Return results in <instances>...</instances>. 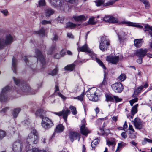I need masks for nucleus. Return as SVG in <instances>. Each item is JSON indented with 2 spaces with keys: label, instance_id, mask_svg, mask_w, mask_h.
Listing matches in <instances>:
<instances>
[{
  "label": "nucleus",
  "instance_id": "61",
  "mask_svg": "<svg viewBox=\"0 0 152 152\" xmlns=\"http://www.w3.org/2000/svg\"><path fill=\"white\" fill-rule=\"evenodd\" d=\"M67 37L70 38H73V36L71 33H68L67 34Z\"/></svg>",
  "mask_w": 152,
  "mask_h": 152
},
{
  "label": "nucleus",
  "instance_id": "46",
  "mask_svg": "<svg viewBox=\"0 0 152 152\" xmlns=\"http://www.w3.org/2000/svg\"><path fill=\"white\" fill-rule=\"evenodd\" d=\"M6 136V132L5 131L0 130V140H1Z\"/></svg>",
  "mask_w": 152,
  "mask_h": 152
},
{
  "label": "nucleus",
  "instance_id": "14",
  "mask_svg": "<svg viewBox=\"0 0 152 152\" xmlns=\"http://www.w3.org/2000/svg\"><path fill=\"white\" fill-rule=\"evenodd\" d=\"M112 89L115 92H121L123 89L122 85L120 82H117L113 84L111 86Z\"/></svg>",
  "mask_w": 152,
  "mask_h": 152
},
{
  "label": "nucleus",
  "instance_id": "34",
  "mask_svg": "<svg viewBox=\"0 0 152 152\" xmlns=\"http://www.w3.org/2000/svg\"><path fill=\"white\" fill-rule=\"evenodd\" d=\"M126 35L127 34L126 33L123 32L120 33L119 34H118V38L120 41H121L124 39Z\"/></svg>",
  "mask_w": 152,
  "mask_h": 152
},
{
  "label": "nucleus",
  "instance_id": "43",
  "mask_svg": "<svg viewBox=\"0 0 152 152\" xmlns=\"http://www.w3.org/2000/svg\"><path fill=\"white\" fill-rule=\"evenodd\" d=\"M95 17H92L89 18L88 23L89 24L94 25L96 23V21L95 20Z\"/></svg>",
  "mask_w": 152,
  "mask_h": 152
},
{
  "label": "nucleus",
  "instance_id": "27",
  "mask_svg": "<svg viewBox=\"0 0 152 152\" xmlns=\"http://www.w3.org/2000/svg\"><path fill=\"white\" fill-rule=\"evenodd\" d=\"M17 60L15 58L13 57L12 59V69L15 73L16 72L17 69Z\"/></svg>",
  "mask_w": 152,
  "mask_h": 152
},
{
  "label": "nucleus",
  "instance_id": "18",
  "mask_svg": "<svg viewBox=\"0 0 152 152\" xmlns=\"http://www.w3.org/2000/svg\"><path fill=\"white\" fill-rule=\"evenodd\" d=\"M103 20L106 22L112 23H117L118 22V20L116 18L110 15L105 16L103 18Z\"/></svg>",
  "mask_w": 152,
  "mask_h": 152
},
{
  "label": "nucleus",
  "instance_id": "58",
  "mask_svg": "<svg viewBox=\"0 0 152 152\" xmlns=\"http://www.w3.org/2000/svg\"><path fill=\"white\" fill-rule=\"evenodd\" d=\"M66 52V50L65 49H63L60 52V54L61 56H64V55H65V53Z\"/></svg>",
  "mask_w": 152,
  "mask_h": 152
},
{
  "label": "nucleus",
  "instance_id": "55",
  "mask_svg": "<svg viewBox=\"0 0 152 152\" xmlns=\"http://www.w3.org/2000/svg\"><path fill=\"white\" fill-rule=\"evenodd\" d=\"M107 84V82L106 80L104 78L103 81L102 83L100 84V87H102L104 86H105Z\"/></svg>",
  "mask_w": 152,
  "mask_h": 152
},
{
  "label": "nucleus",
  "instance_id": "1",
  "mask_svg": "<svg viewBox=\"0 0 152 152\" xmlns=\"http://www.w3.org/2000/svg\"><path fill=\"white\" fill-rule=\"evenodd\" d=\"M30 132L28 134L26 139V152H46L44 150H38L37 148L30 149V145L32 144H35L37 142L39 137L38 133L33 127L30 126Z\"/></svg>",
  "mask_w": 152,
  "mask_h": 152
},
{
  "label": "nucleus",
  "instance_id": "3",
  "mask_svg": "<svg viewBox=\"0 0 152 152\" xmlns=\"http://www.w3.org/2000/svg\"><path fill=\"white\" fill-rule=\"evenodd\" d=\"M78 51H79L86 52L89 54L92 59H95L96 62L102 66L104 69H106V68L103 62L100 60L96 58V55L91 51L88 48L87 44H85L81 47H79L77 48Z\"/></svg>",
  "mask_w": 152,
  "mask_h": 152
},
{
  "label": "nucleus",
  "instance_id": "32",
  "mask_svg": "<svg viewBox=\"0 0 152 152\" xmlns=\"http://www.w3.org/2000/svg\"><path fill=\"white\" fill-rule=\"evenodd\" d=\"M75 65L74 64H72L67 65L64 67V69L66 70L73 71L74 69Z\"/></svg>",
  "mask_w": 152,
  "mask_h": 152
},
{
  "label": "nucleus",
  "instance_id": "57",
  "mask_svg": "<svg viewBox=\"0 0 152 152\" xmlns=\"http://www.w3.org/2000/svg\"><path fill=\"white\" fill-rule=\"evenodd\" d=\"M121 135L122 137L124 139H126L127 137V135L126 133L125 132H123L122 133Z\"/></svg>",
  "mask_w": 152,
  "mask_h": 152
},
{
  "label": "nucleus",
  "instance_id": "17",
  "mask_svg": "<svg viewBox=\"0 0 152 152\" xmlns=\"http://www.w3.org/2000/svg\"><path fill=\"white\" fill-rule=\"evenodd\" d=\"M106 60L112 64H116L119 61V57L118 56L110 55L107 57Z\"/></svg>",
  "mask_w": 152,
  "mask_h": 152
},
{
  "label": "nucleus",
  "instance_id": "6",
  "mask_svg": "<svg viewBox=\"0 0 152 152\" xmlns=\"http://www.w3.org/2000/svg\"><path fill=\"white\" fill-rule=\"evenodd\" d=\"M13 41V37L10 34L7 35L5 39L2 38H0V49L4 48L5 45H8L11 44Z\"/></svg>",
  "mask_w": 152,
  "mask_h": 152
},
{
  "label": "nucleus",
  "instance_id": "56",
  "mask_svg": "<svg viewBox=\"0 0 152 152\" xmlns=\"http://www.w3.org/2000/svg\"><path fill=\"white\" fill-rule=\"evenodd\" d=\"M1 12L5 16H7L8 15V12L7 10H2Z\"/></svg>",
  "mask_w": 152,
  "mask_h": 152
},
{
  "label": "nucleus",
  "instance_id": "44",
  "mask_svg": "<svg viewBox=\"0 0 152 152\" xmlns=\"http://www.w3.org/2000/svg\"><path fill=\"white\" fill-rule=\"evenodd\" d=\"M126 76L124 74H121L118 77V80L121 81H124L126 78Z\"/></svg>",
  "mask_w": 152,
  "mask_h": 152
},
{
  "label": "nucleus",
  "instance_id": "49",
  "mask_svg": "<svg viewBox=\"0 0 152 152\" xmlns=\"http://www.w3.org/2000/svg\"><path fill=\"white\" fill-rule=\"evenodd\" d=\"M146 142H148L149 143H152V140L147 138H145L144 140L142 141V143L143 145H144L146 144Z\"/></svg>",
  "mask_w": 152,
  "mask_h": 152
},
{
  "label": "nucleus",
  "instance_id": "63",
  "mask_svg": "<svg viewBox=\"0 0 152 152\" xmlns=\"http://www.w3.org/2000/svg\"><path fill=\"white\" fill-rule=\"evenodd\" d=\"M61 57L60 54L59 55L58 54H56L54 56V58L56 59H58Z\"/></svg>",
  "mask_w": 152,
  "mask_h": 152
},
{
  "label": "nucleus",
  "instance_id": "19",
  "mask_svg": "<svg viewBox=\"0 0 152 152\" xmlns=\"http://www.w3.org/2000/svg\"><path fill=\"white\" fill-rule=\"evenodd\" d=\"M121 23L126 24L128 26H131L134 27H137L139 28H142L143 30V26L139 24V23H133L127 21H123L121 22Z\"/></svg>",
  "mask_w": 152,
  "mask_h": 152
},
{
  "label": "nucleus",
  "instance_id": "59",
  "mask_svg": "<svg viewBox=\"0 0 152 152\" xmlns=\"http://www.w3.org/2000/svg\"><path fill=\"white\" fill-rule=\"evenodd\" d=\"M86 61L85 60H78L76 61V63L77 64H80L81 63H83L85 62Z\"/></svg>",
  "mask_w": 152,
  "mask_h": 152
},
{
  "label": "nucleus",
  "instance_id": "47",
  "mask_svg": "<svg viewBox=\"0 0 152 152\" xmlns=\"http://www.w3.org/2000/svg\"><path fill=\"white\" fill-rule=\"evenodd\" d=\"M142 3L144 4L145 7L146 9H148L150 8V4L147 0H145Z\"/></svg>",
  "mask_w": 152,
  "mask_h": 152
},
{
  "label": "nucleus",
  "instance_id": "54",
  "mask_svg": "<svg viewBox=\"0 0 152 152\" xmlns=\"http://www.w3.org/2000/svg\"><path fill=\"white\" fill-rule=\"evenodd\" d=\"M66 2L70 3L72 4H75L77 3L78 0H65Z\"/></svg>",
  "mask_w": 152,
  "mask_h": 152
},
{
  "label": "nucleus",
  "instance_id": "41",
  "mask_svg": "<svg viewBox=\"0 0 152 152\" xmlns=\"http://www.w3.org/2000/svg\"><path fill=\"white\" fill-rule=\"evenodd\" d=\"M107 144L109 146L111 145L113 147H115V145L116 143L114 139H113L111 141L108 140L107 141Z\"/></svg>",
  "mask_w": 152,
  "mask_h": 152
},
{
  "label": "nucleus",
  "instance_id": "21",
  "mask_svg": "<svg viewBox=\"0 0 152 152\" xmlns=\"http://www.w3.org/2000/svg\"><path fill=\"white\" fill-rule=\"evenodd\" d=\"M106 100L107 101L113 102L115 99L116 102H118L121 100V99L116 96L107 95L106 96Z\"/></svg>",
  "mask_w": 152,
  "mask_h": 152
},
{
  "label": "nucleus",
  "instance_id": "28",
  "mask_svg": "<svg viewBox=\"0 0 152 152\" xmlns=\"http://www.w3.org/2000/svg\"><path fill=\"white\" fill-rule=\"evenodd\" d=\"M64 129V127L62 125L60 124L58 125L56 129L55 133H58L62 132Z\"/></svg>",
  "mask_w": 152,
  "mask_h": 152
},
{
  "label": "nucleus",
  "instance_id": "40",
  "mask_svg": "<svg viewBox=\"0 0 152 152\" xmlns=\"http://www.w3.org/2000/svg\"><path fill=\"white\" fill-rule=\"evenodd\" d=\"M99 142V140L96 139L94 140L91 143V146L93 148H94L96 145L98 144Z\"/></svg>",
  "mask_w": 152,
  "mask_h": 152
},
{
  "label": "nucleus",
  "instance_id": "7",
  "mask_svg": "<svg viewBox=\"0 0 152 152\" xmlns=\"http://www.w3.org/2000/svg\"><path fill=\"white\" fill-rule=\"evenodd\" d=\"M96 89L92 88L89 89L87 92V97L91 101H96L98 100V96L96 95Z\"/></svg>",
  "mask_w": 152,
  "mask_h": 152
},
{
  "label": "nucleus",
  "instance_id": "64",
  "mask_svg": "<svg viewBox=\"0 0 152 152\" xmlns=\"http://www.w3.org/2000/svg\"><path fill=\"white\" fill-rule=\"evenodd\" d=\"M58 36L56 35L55 34L54 35L53 38L52 39V40L54 41H56L58 40Z\"/></svg>",
  "mask_w": 152,
  "mask_h": 152
},
{
  "label": "nucleus",
  "instance_id": "8",
  "mask_svg": "<svg viewBox=\"0 0 152 152\" xmlns=\"http://www.w3.org/2000/svg\"><path fill=\"white\" fill-rule=\"evenodd\" d=\"M24 149L22 141L18 140L13 144L12 150L15 152H20Z\"/></svg>",
  "mask_w": 152,
  "mask_h": 152
},
{
  "label": "nucleus",
  "instance_id": "38",
  "mask_svg": "<svg viewBox=\"0 0 152 152\" xmlns=\"http://www.w3.org/2000/svg\"><path fill=\"white\" fill-rule=\"evenodd\" d=\"M69 109L71 110L72 113L74 115H76L77 112L76 107L72 105H70L69 107Z\"/></svg>",
  "mask_w": 152,
  "mask_h": 152
},
{
  "label": "nucleus",
  "instance_id": "16",
  "mask_svg": "<svg viewBox=\"0 0 152 152\" xmlns=\"http://www.w3.org/2000/svg\"><path fill=\"white\" fill-rule=\"evenodd\" d=\"M82 126L80 127V132L81 134L84 135H86L90 133L89 131L86 126V121L85 120H83L81 121Z\"/></svg>",
  "mask_w": 152,
  "mask_h": 152
},
{
  "label": "nucleus",
  "instance_id": "62",
  "mask_svg": "<svg viewBox=\"0 0 152 152\" xmlns=\"http://www.w3.org/2000/svg\"><path fill=\"white\" fill-rule=\"evenodd\" d=\"M118 117L116 116H113L112 117V120L114 122H116L118 120Z\"/></svg>",
  "mask_w": 152,
  "mask_h": 152
},
{
  "label": "nucleus",
  "instance_id": "33",
  "mask_svg": "<svg viewBox=\"0 0 152 152\" xmlns=\"http://www.w3.org/2000/svg\"><path fill=\"white\" fill-rule=\"evenodd\" d=\"M142 89V87H141L140 86L138 87L134 91V94L132 96L133 97H136L138 93H140Z\"/></svg>",
  "mask_w": 152,
  "mask_h": 152
},
{
  "label": "nucleus",
  "instance_id": "45",
  "mask_svg": "<svg viewBox=\"0 0 152 152\" xmlns=\"http://www.w3.org/2000/svg\"><path fill=\"white\" fill-rule=\"evenodd\" d=\"M143 25H144L145 28V30H144L145 32L146 31H148L149 32L150 30L151 31V26H150L148 24H143Z\"/></svg>",
  "mask_w": 152,
  "mask_h": 152
},
{
  "label": "nucleus",
  "instance_id": "10",
  "mask_svg": "<svg viewBox=\"0 0 152 152\" xmlns=\"http://www.w3.org/2000/svg\"><path fill=\"white\" fill-rule=\"evenodd\" d=\"M50 2L52 6L61 9L64 7L66 3L63 0H50Z\"/></svg>",
  "mask_w": 152,
  "mask_h": 152
},
{
  "label": "nucleus",
  "instance_id": "11",
  "mask_svg": "<svg viewBox=\"0 0 152 152\" xmlns=\"http://www.w3.org/2000/svg\"><path fill=\"white\" fill-rule=\"evenodd\" d=\"M106 0H97L95 1L96 5L97 6H100L103 5L104 6H107L113 5L116 1L119 0H110L107 3H104Z\"/></svg>",
  "mask_w": 152,
  "mask_h": 152
},
{
  "label": "nucleus",
  "instance_id": "37",
  "mask_svg": "<svg viewBox=\"0 0 152 152\" xmlns=\"http://www.w3.org/2000/svg\"><path fill=\"white\" fill-rule=\"evenodd\" d=\"M138 106V104H137L134 106L132 109L131 110V114L133 116L134 115L137 113V107Z\"/></svg>",
  "mask_w": 152,
  "mask_h": 152
},
{
  "label": "nucleus",
  "instance_id": "52",
  "mask_svg": "<svg viewBox=\"0 0 152 152\" xmlns=\"http://www.w3.org/2000/svg\"><path fill=\"white\" fill-rule=\"evenodd\" d=\"M56 46L55 44H53V45H52L50 50H51V52L49 51L48 53H49L50 54H51L52 53V51L56 49Z\"/></svg>",
  "mask_w": 152,
  "mask_h": 152
},
{
  "label": "nucleus",
  "instance_id": "9",
  "mask_svg": "<svg viewBox=\"0 0 152 152\" xmlns=\"http://www.w3.org/2000/svg\"><path fill=\"white\" fill-rule=\"evenodd\" d=\"M41 125L45 129H48L52 127L53 124L51 120L48 117H45L42 118Z\"/></svg>",
  "mask_w": 152,
  "mask_h": 152
},
{
  "label": "nucleus",
  "instance_id": "60",
  "mask_svg": "<svg viewBox=\"0 0 152 152\" xmlns=\"http://www.w3.org/2000/svg\"><path fill=\"white\" fill-rule=\"evenodd\" d=\"M137 133L136 132L134 134H132L130 136V137L131 138L134 139L136 137Z\"/></svg>",
  "mask_w": 152,
  "mask_h": 152
},
{
  "label": "nucleus",
  "instance_id": "39",
  "mask_svg": "<svg viewBox=\"0 0 152 152\" xmlns=\"http://www.w3.org/2000/svg\"><path fill=\"white\" fill-rule=\"evenodd\" d=\"M58 70L57 67H56L53 70L49 71H48V74L52 76L56 75L58 73Z\"/></svg>",
  "mask_w": 152,
  "mask_h": 152
},
{
  "label": "nucleus",
  "instance_id": "36",
  "mask_svg": "<svg viewBox=\"0 0 152 152\" xmlns=\"http://www.w3.org/2000/svg\"><path fill=\"white\" fill-rule=\"evenodd\" d=\"M36 33L39 34L40 36L43 37L45 35V29L42 28L39 31H36Z\"/></svg>",
  "mask_w": 152,
  "mask_h": 152
},
{
  "label": "nucleus",
  "instance_id": "31",
  "mask_svg": "<svg viewBox=\"0 0 152 152\" xmlns=\"http://www.w3.org/2000/svg\"><path fill=\"white\" fill-rule=\"evenodd\" d=\"M84 93L83 92L80 95L76 97H72V98L74 99H76L81 102L83 101L84 100Z\"/></svg>",
  "mask_w": 152,
  "mask_h": 152
},
{
  "label": "nucleus",
  "instance_id": "24",
  "mask_svg": "<svg viewBox=\"0 0 152 152\" xmlns=\"http://www.w3.org/2000/svg\"><path fill=\"white\" fill-rule=\"evenodd\" d=\"M46 111L43 109H40L37 110L35 115L39 117L42 119V118L45 117L43 115L45 114Z\"/></svg>",
  "mask_w": 152,
  "mask_h": 152
},
{
  "label": "nucleus",
  "instance_id": "29",
  "mask_svg": "<svg viewBox=\"0 0 152 152\" xmlns=\"http://www.w3.org/2000/svg\"><path fill=\"white\" fill-rule=\"evenodd\" d=\"M126 145V144L123 142H120L118 143V144L117 148L115 152H119L120 150Z\"/></svg>",
  "mask_w": 152,
  "mask_h": 152
},
{
  "label": "nucleus",
  "instance_id": "42",
  "mask_svg": "<svg viewBox=\"0 0 152 152\" xmlns=\"http://www.w3.org/2000/svg\"><path fill=\"white\" fill-rule=\"evenodd\" d=\"M77 25L71 22H69L66 23V27L70 28H73L76 26Z\"/></svg>",
  "mask_w": 152,
  "mask_h": 152
},
{
  "label": "nucleus",
  "instance_id": "23",
  "mask_svg": "<svg viewBox=\"0 0 152 152\" xmlns=\"http://www.w3.org/2000/svg\"><path fill=\"white\" fill-rule=\"evenodd\" d=\"M73 18L75 21L82 22L86 20L87 17V16L82 15L78 16H74Z\"/></svg>",
  "mask_w": 152,
  "mask_h": 152
},
{
  "label": "nucleus",
  "instance_id": "51",
  "mask_svg": "<svg viewBox=\"0 0 152 152\" xmlns=\"http://www.w3.org/2000/svg\"><path fill=\"white\" fill-rule=\"evenodd\" d=\"M41 23L42 25H46L48 24H51V22L50 21H47L46 20H43L41 22Z\"/></svg>",
  "mask_w": 152,
  "mask_h": 152
},
{
  "label": "nucleus",
  "instance_id": "4",
  "mask_svg": "<svg viewBox=\"0 0 152 152\" xmlns=\"http://www.w3.org/2000/svg\"><path fill=\"white\" fill-rule=\"evenodd\" d=\"M11 88L9 86L3 88L0 93V101L6 102L9 99L8 92L11 90Z\"/></svg>",
  "mask_w": 152,
  "mask_h": 152
},
{
  "label": "nucleus",
  "instance_id": "13",
  "mask_svg": "<svg viewBox=\"0 0 152 152\" xmlns=\"http://www.w3.org/2000/svg\"><path fill=\"white\" fill-rule=\"evenodd\" d=\"M36 57L37 58V61H39L42 66L43 68H45V61L44 58L41 53V52L39 50L37 49L35 50Z\"/></svg>",
  "mask_w": 152,
  "mask_h": 152
},
{
  "label": "nucleus",
  "instance_id": "30",
  "mask_svg": "<svg viewBox=\"0 0 152 152\" xmlns=\"http://www.w3.org/2000/svg\"><path fill=\"white\" fill-rule=\"evenodd\" d=\"M54 13V11L50 8L46 9L45 10V14L46 17H48L53 14Z\"/></svg>",
  "mask_w": 152,
  "mask_h": 152
},
{
  "label": "nucleus",
  "instance_id": "35",
  "mask_svg": "<svg viewBox=\"0 0 152 152\" xmlns=\"http://www.w3.org/2000/svg\"><path fill=\"white\" fill-rule=\"evenodd\" d=\"M21 109L20 108L15 109L13 112V115L15 118H16L18 115Z\"/></svg>",
  "mask_w": 152,
  "mask_h": 152
},
{
  "label": "nucleus",
  "instance_id": "20",
  "mask_svg": "<svg viewBox=\"0 0 152 152\" xmlns=\"http://www.w3.org/2000/svg\"><path fill=\"white\" fill-rule=\"evenodd\" d=\"M147 51L148 50L146 49H138L136 51V55L140 58L143 57L146 55Z\"/></svg>",
  "mask_w": 152,
  "mask_h": 152
},
{
  "label": "nucleus",
  "instance_id": "2",
  "mask_svg": "<svg viewBox=\"0 0 152 152\" xmlns=\"http://www.w3.org/2000/svg\"><path fill=\"white\" fill-rule=\"evenodd\" d=\"M13 78L15 84L18 87L15 90L18 93L21 94H24V93L32 94H35V92H33V90H31L29 85L26 84L25 83H22L20 79L18 78L13 77Z\"/></svg>",
  "mask_w": 152,
  "mask_h": 152
},
{
  "label": "nucleus",
  "instance_id": "25",
  "mask_svg": "<svg viewBox=\"0 0 152 152\" xmlns=\"http://www.w3.org/2000/svg\"><path fill=\"white\" fill-rule=\"evenodd\" d=\"M59 89L58 86L57 84H56L55 86V91L56 94L58 95L63 100H65L66 99V97L62 94L61 93L59 92Z\"/></svg>",
  "mask_w": 152,
  "mask_h": 152
},
{
  "label": "nucleus",
  "instance_id": "15",
  "mask_svg": "<svg viewBox=\"0 0 152 152\" xmlns=\"http://www.w3.org/2000/svg\"><path fill=\"white\" fill-rule=\"evenodd\" d=\"M136 129L140 130L142 128V121L138 118H135L134 120L132 121Z\"/></svg>",
  "mask_w": 152,
  "mask_h": 152
},
{
  "label": "nucleus",
  "instance_id": "26",
  "mask_svg": "<svg viewBox=\"0 0 152 152\" xmlns=\"http://www.w3.org/2000/svg\"><path fill=\"white\" fill-rule=\"evenodd\" d=\"M143 42V39H137L134 41V45L137 48L140 47Z\"/></svg>",
  "mask_w": 152,
  "mask_h": 152
},
{
  "label": "nucleus",
  "instance_id": "5",
  "mask_svg": "<svg viewBox=\"0 0 152 152\" xmlns=\"http://www.w3.org/2000/svg\"><path fill=\"white\" fill-rule=\"evenodd\" d=\"M99 47L102 51L107 50L108 46L110 45V42L107 37L103 36L101 37L99 40Z\"/></svg>",
  "mask_w": 152,
  "mask_h": 152
},
{
  "label": "nucleus",
  "instance_id": "53",
  "mask_svg": "<svg viewBox=\"0 0 152 152\" xmlns=\"http://www.w3.org/2000/svg\"><path fill=\"white\" fill-rule=\"evenodd\" d=\"M23 124H25L26 125L29 126V125L30 124V122L29 119L28 120H25L23 122Z\"/></svg>",
  "mask_w": 152,
  "mask_h": 152
},
{
  "label": "nucleus",
  "instance_id": "12",
  "mask_svg": "<svg viewBox=\"0 0 152 152\" xmlns=\"http://www.w3.org/2000/svg\"><path fill=\"white\" fill-rule=\"evenodd\" d=\"M53 113L59 116L62 115L64 121L67 123V118L68 115L70 113V111L68 109H67L66 110L63 109L61 111L59 112H55Z\"/></svg>",
  "mask_w": 152,
  "mask_h": 152
},
{
  "label": "nucleus",
  "instance_id": "48",
  "mask_svg": "<svg viewBox=\"0 0 152 152\" xmlns=\"http://www.w3.org/2000/svg\"><path fill=\"white\" fill-rule=\"evenodd\" d=\"M134 98H135L134 99H132L131 100H130L129 101V102L130 105L131 106H132L133 104L134 103H135L136 102H137L138 101V98H137L136 97H135Z\"/></svg>",
  "mask_w": 152,
  "mask_h": 152
},
{
  "label": "nucleus",
  "instance_id": "22",
  "mask_svg": "<svg viewBox=\"0 0 152 152\" xmlns=\"http://www.w3.org/2000/svg\"><path fill=\"white\" fill-rule=\"evenodd\" d=\"M69 137L70 140L73 142L74 140H76L78 138V140H80L79 134L75 132H71L69 133Z\"/></svg>",
  "mask_w": 152,
  "mask_h": 152
},
{
  "label": "nucleus",
  "instance_id": "50",
  "mask_svg": "<svg viewBox=\"0 0 152 152\" xmlns=\"http://www.w3.org/2000/svg\"><path fill=\"white\" fill-rule=\"evenodd\" d=\"M45 4V0H40L39 1V7L44 6Z\"/></svg>",
  "mask_w": 152,
  "mask_h": 152
}]
</instances>
